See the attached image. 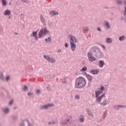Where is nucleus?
<instances>
[{"mask_svg":"<svg viewBox=\"0 0 126 126\" xmlns=\"http://www.w3.org/2000/svg\"><path fill=\"white\" fill-rule=\"evenodd\" d=\"M75 98L76 100H79V99H80V95H79V94H76V95L75 96Z\"/></svg>","mask_w":126,"mask_h":126,"instance_id":"nucleus-20","label":"nucleus"},{"mask_svg":"<svg viewBox=\"0 0 126 126\" xmlns=\"http://www.w3.org/2000/svg\"><path fill=\"white\" fill-rule=\"evenodd\" d=\"M49 63H56V60L53 58L50 59Z\"/></svg>","mask_w":126,"mask_h":126,"instance_id":"nucleus-11","label":"nucleus"},{"mask_svg":"<svg viewBox=\"0 0 126 126\" xmlns=\"http://www.w3.org/2000/svg\"><path fill=\"white\" fill-rule=\"evenodd\" d=\"M80 120L81 121V122H84V117L82 116L80 117Z\"/></svg>","mask_w":126,"mask_h":126,"instance_id":"nucleus-26","label":"nucleus"},{"mask_svg":"<svg viewBox=\"0 0 126 126\" xmlns=\"http://www.w3.org/2000/svg\"><path fill=\"white\" fill-rule=\"evenodd\" d=\"M104 89H105V87H102V86L100 87V90H104Z\"/></svg>","mask_w":126,"mask_h":126,"instance_id":"nucleus-35","label":"nucleus"},{"mask_svg":"<svg viewBox=\"0 0 126 126\" xmlns=\"http://www.w3.org/2000/svg\"><path fill=\"white\" fill-rule=\"evenodd\" d=\"M97 31H101V29H100V28H97Z\"/></svg>","mask_w":126,"mask_h":126,"instance_id":"nucleus-42","label":"nucleus"},{"mask_svg":"<svg viewBox=\"0 0 126 126\" xmlns=\"http://www.w3.org/2000/svg\"><path fill=\"white\" fill-rule=\"evenodd\" d=\"M124 15H126V6L125 8Z\"/></svg>","mask_w":126,"mask_h":126,"instance_id":"nucleus-34","label":"nucleus"},{"mask_svg":"<svg viewBox=\"0 0 126 126\" xmlns=\"http://www.w3.org/2000/svg\"><path fill=\"white\" fill-rule=\"evenodd\" d=\"M87 31H88V28H87V27L84 28L83 32H84V33H85V32H87Z\"/></svg>","mask_w":126,"mask_h":126,"instance_id":"nucleus-23","label":"nucleus"},{"mask_svg":"<svg viewBox=\"0 0 126 126\" xmlns=\"http://www.w3.org/2000/svg\"><path fill=\"white\" fill-rule=\"evenodd\" d=\"M104 24L106 25L108 29L110 28V25H109V23H108V22H104Z\"/></svg>","mask_w":126,"mask_h":126,"instance_id":"nucleus-18","label":"nucleus"},{"mask_svg":"<svg viewBox=\"0 0 126 126\" xmlns=\"http://www.w3.org/2000/svg\"><path fill=\"white\" fill-rule=\"evenodd\" d=\"M28 88H27V86H25L24 87V88H23V90L24 91H27V90H28Z\"/></svg>","mask_w":126,"mask_h":126,"instance_id":"nucleus-29","label":"nucleus"},{"mask_svg":"<svg viewBox=\"0 0 126 126\" xmlns=\"http://www.w3.org/2000/svg\"><path fill=\"white\" fill-rule=\"evenodd\" d=\"M61 52H62V51L61 50V49H59V50L57 51V53H61Z\"/></svg>","mask_w":126,"mask_h":126,"instance_id":"nucleus-40","label":"nucleus"},{"mask_svg":"<svg viewBox=\"0 0 126 126\" xmlns=\"http://www.w3.org/2000/svg\"><path fill=\"white\" fill-rule=\"evenodd\" d=\"M104 62L102 61H100L99 63V65L100 67H103V65H104Z\"/></svg>","mask_w":126,"mask_h":126,"instance_id":"nucleus-13","label":"nucleus"},{"mask_svg":"<svg viewBox=\"0 0 126 126\" xmlns=\"http://www.w3.org/2000/svg\"><path fill=\"white\" fill-rule=\"evenodd\" d=\"M70 44V47L72 51H74L76 48V45L74 43L71 42Z\"/></svg>","mask_w":126,"mask_h":126,"instance_id":"nucleus-7","label":"nucleus"},{"mask_svg":"<svg viewBox=\"0 0 126 126\" xmlns=\"http://www.w3.org/2000/svg\"><path fill=\"white\" fill-rule=\"evenodd\" d=\"M40 19L42 22H44L45 20V19L44 18V17H43L42 15L40 16Z\"/></svg>","mask_w":126,"mask_h":126,"instance_id":"nucleus-25","label":"nucleus"},{"mask_svg":"<svg viewBox=\"0 0 126 126\" xmlns=\"http://www.w3.org/2000/svg\"><path fill=\"white\" fill-rule=\"evenodd\" d=\"M32 35L33 36L35 37L36 40H38V36H37V32H32Z\"/></svg>","mask_w":126,"mask_h":126,"instance_id":"nucleus-10","label":"nucleus"},{"mask_svg":"<svg viewBox=\"0 0 126 126\" xmlns=\"http://www.w3.org/2000/svg\"><path fill=\"white\" fill-rule=\"evenodd\" d=\"M49 13L51 16H54V15H58L59 14V12L56 11H51Z\"/></svg>","mask_w":126,"mask_h":126,"instance_id":"nucleus-6","label":"nucleus"},{"mask_svg":"<svg viewBox=\"0 0 126 126\" xmlns=\"http://www.w3.org/2000/svg\"><path fill=\"white\" fill-rule=\"evenodd\" d=\"M101 47H102V48H103V49H105L106 48V47L104 45H102Z\"/></svg>","mask_w":126,"mask_h":126,"instance_id":"nucleus-41","label":"nucleus"},{"mask_svg":"<svg viewBox=\"0 0 126 126\" xmlns=\"http://www.w3.org/2000/svg\"><path fill=\"white\" fill-rule=\"evenodd\" d=\"M43 57L45 59V60H46V61H48V62H49L50 59V56L44 55Z\"/></svg>","mask_w":126,"mask_h":126,"instance_id":"nucleus-15","label":"nucleus"},{"mask_svg":"<svg viewBox=\"0 0 126 126\" xmlns=\"http://www.w3.org/2000/svg\"><path fill=\"white\" fill-rule=\"evenodd\" d=\"M50 124H51L50 123H49V124L50 125Z\"/></svg>","mask_w":126,"mask_h":126,"instance_id":"nucleus-44","label":"nucleus"},{"mask_svg":"<svg viewBox=\"0 0 126 126\" xmlns=\"http://www.w3.org/2000/svg\"><path fill=\"white\" fill-rule=\"evenodd\" d=\"M86 70H87V67L85 66L80 70V71H86Z\"/></svg>","mask_w":126,"mask_h":126,"instance_id":"nucleus-19","label":"nucleus"},{"mask_svg":"<svg viewBox=\"0 0 126 126\" xmlns=\"http://www.w3.org/2000/svg\"><path fill=\"white\" fill-rule=\"evenodd\" d=\"M117 3H122V1H119V0H117Z\"/></svg>","mask_w":126,"mask_h":126,"instance_id":"nucleus-36","label":"nucleus"},{"mask_svg":"<svg viewBox=\"0 0 126 126\" xmlns=\"http://www.w3.org/2000/svg\"><path fill=\"white\" fill-rule=\"evenodd\" d=\"M8 112H9L8 108H6L4 110V113H8Z\"/></svg>","mask_w":126,"mask_h":126,"instance_id":"nucleus-28","label":"nucleus"},{"mask_svg":"<svg viewBox=\"0 0 126 126\" xmlns=\"http://www.w3.org/2000/svg\"><path fill=\"white\" fill-rule=\"evenodd\" d=\"M4 15H9L10 14V11L7 10L4 13Z\"/></svg>","mask_w":126,"mask_h":126,"instance_id":"nucleus-14","label":"nucleus"},{"mask_svg":"<svg viewBox=\"0 0 126 126\" xmlns=\"http://www.w3.org/2000/svg\"><path fill=\"white\" fill-rule=\"evenodd\" d=\"M102 106H105L107 104V101L105 100L103 102L100 103Z\"/></svg>","mask_w":126,"mask_h":126,"instance_id":"nucleus-27","label":"nucleus"},{"mask_svg":"<svg viewBox=\"0 0 126 126\" xmlns=\"http://www.w3.org/2000/svg\"><path fill=\"white\" fill-rule=\"evenodd\" d=\"M2 3L3 5H6V0H2Z\"/></svg>","mask_w":126,"mask_h":126,"instance_id":"nucleus-22","label":"nucleus"},{"mask_svg":"<svg viewBox=\"0 0 126 126\" xmlns=\"http://www.w3.org/2000/svg\"><path fill=\"white\" fill-rule=\"evenodd\" d=\"M95 98H96V102H98V103H100L101 101V100H102V98L105 97V94H102V95L99 96V95H100V94H102L103 93V92L101 91H97L95 92Z\"/></svg>","mask_w":126,"mask_h":126,"instance_id":"nucleus-3","label":"nucleus"},{"mask_svg":"<svg viewBox=\"0 0 126 126\" xmlns=\"http://www.w3.org/2000/svg\"><path fill=\"white\" fill-rule=\"evenodd\" d=\"M28 94L29 95V96H31V95H33V94L29 93Z\"/></svg>","mask_w":126,"mask_h":126,"instance_id":"nucleus-39","label":"nucleus"},{"mask_svg":"<svg viewBox=\"0 0 126 126\" xmlns=\"http://www.w3.org/2000/svg\"><path fill=\"white\" fill-rule=\"evenodd\" d=\"M86 76L87 78H88V79L90 80V81H91V80H92V77L91 76V75L86 74Z\"/></svg>","mask_w":126,"mask_h":126,"instance_id":"nucleus-12","label":"nucleus"},{"mask_svg":"<svg viewBox=\"0 0 126 126\" xmlns=\"http://www.w3.org/2000/svg\"><path fill=\"white\" fill-rule=\"evenodd\" d=\"M99 51L98 50H95L92 51L91 52H89L88 53V58L89 61L90 62H94V61H96V58L95 57L98 58V52Z\"/></svg>","mask_w":126,"mask_h":126,"instance_id":"nucleus-2","label":"nucleus"},{"mask_svg":"<svg viewBox=\"0 0 126 126\" xmlns=\"http://www.w3.org/2000/svg\"><path fill=\"white\" fill-rule=\"evenodd\" d=\"M6 81H8V80H9V76H8L6 77Z\"/></svg>","mask_w":126,"mask_h":126,"instance_id":"nucleus-32","label":"nucleus"},{"mask_svg":"<svg viewBox=\"0 0 126 126\" xmlns=\"http://www.w3.org/2000/svg\"><path fill=\"white\" fill-rule=\"evenodd\" d=\"M68 38L70 40V43H77V40H76V38L74 35H72L71 34H69L68 35Z\"/></svg>","mask_w":126,"mask_h":126,"instance_id":"nucleus-5","label":"nucleus"},{"mask_svg":"<svg viewBox=\"0 0 126 126\" xmlns=\"http://www.w3.org/2000/svg\"><path fill=\"white\" fill-rule=\"evenodd\" d=\"M40 90H37L36 91V94H40Z\"/></svg>","mask_w":126,"mask_h":126,"instance_id":"nucleus-31","label":"nucleus"},{"mask_svg":"<svg viewBox=\"0 0 126 126\" xmlns=\"http://www.w3.org/2000/svg\"><path fill=\"white\" fill-rule=\"evenodd\" d=\"M20 126H24V122H22V123H21Z\"/></svg>","mask_w":126,"mask_h":126,"instance_id":"nucleus-38","label":"nucleus"},{"mask_svg":"<svg viewBox=\"0 0 126 126\" xmlns=\"http://www.w3.org/2000/svg\"><path fill=\"white\" fill-rule=\"evenodd\" d=\"M98 70H92L90 71V72L93 74H97L98 73Z\"/></svg>","mask_w":126,"mask_h":126,"instance_id":"nucleus-9","label":"nucleus"},{"mask_svg":"<svg viewBox=\"0 0 126 126\" xmlns=\"http://www.w3.org/2000/svg\"><path fill=\"white\" fill-rule=\"evenodd\" d=\"M125 39H126V36H121L119 38L120 41H123V40H125Z\"/></svg>","mask_w":126,"mask_h":126,"instance_id":"nucleus-21","label":"nucleus"},{"mask_svg":"<svg viewBox=\"0 0 126 126\" xmlns=\"http://www.w3.org/2000/svg\"><path fill=\"white\" fill-rule=\"evenodd\" d=\"M107 43H112V39L111 38H107L106 39Z\"/></svg>","mask_w":126,"mask_h":126,"instance_id":"nucleus-24","label":"nucleus"},{"mask_svg":"<svg viewBox=\"0 0 126 126\" xmlns=\"http://www.w3.org/2000/svg\"><path fill=\"white\" fill-rule=\"evenodd\" d=\"M88 114L89 116H91V117H93V114L90 112H88Z\"/></svg>","mask_w":126,"mask_h":126,"instance_id":"nucleus-30","label":"nucleus"},{"mask_svg":"<svg viewBox=\"0 0 126 126\" xmlns=\"http://www.w3.org/2000/svg\"><path fill=\"white\" fill-rule=\"evenodd\" d=\"M48 33H49V31L46 29H42L39 32V38H42V37L45 36L46 34H48Z\"/></svg>","mask_w":126,"mask_h":126,"instance_id":"nucleus-4","label":"nucleus"},{"mask_svg":"<svg viewBox=\"0 0 126 126\" xmlns=\"http://www.w3.org/2000/svg\"><path fill=\"white\" fill-rule=\"evenodd\" d=\"M45 42H51L52 41V38H51V37H49L48 38V39L45 38Z\"/></svg>","mask_w":126,"mask_h":126,"instance_id":"nucleus-16","label":"nucleus"},{"mask_svg":"<svg viewBox=\"0 0 126 126\" xmlns=\"http://www.w3.org/2000/svg\"><path fill=\"white\" fill-rule=\"evenodd\" d=\"M86 85V80L83 77H79L76 79V86L77 88L81 89L85 87Z\"/></svg>","mask_w":126,"mask_h":126,"instance_id":"nucleus-1","label":"nucleus"},{"mask_svg":"<svg viewBox=\"0 0 126 126\" xmlns=\"http://www.w3.org/2000/svg\"><path fill=\"white\" fill-rule=\"evenodd\" d=\"M53 106H54V104H47V105H44L42 107V108H44V109H48L49 107H53Z\"/></svg>","mask_w":126,"mask_h":126,"instance_id":"nucleus-8","label":"nucleus"},{"mask_svg":"<svg viewBox=\"0 0 126 126\" xmlns=\"http://www.w3.org/2000/svg\"><path fill=\"white\" fill-rule=\"evenodd\" d=\"M115 108L116 109H121L122 108H124V106H122V105H117V106H115Z\"/></svg>","mask_w":126,"mask_h":126,"instance_id":"nucleus-17","label":"nucleus"},{"mask_svg":"<svg viewBox=\"0 0 126 126\" xmlns=\"http://www.w3.org/2000/svg\"><path fill=\"white\" fill-rule=\"evenodd\" d=\"M65 48H67L68 47V44H67V43H65Z\"/></svg>","mask_w":126,"mask_h":126,"instance_id":"nucleus-37","label":"nucleus"},{"mask_svg":"<svg viewBox=\"0 0 126 126\" xmlns=\"http://www.w3.org/2000/svg\"><path fill=\"white\" fill-rule=\"evenodd\" d=\"M12 103H13V100H11V101H10V102L9 103V105H11V104H12Z\"/></svg>","mask_w":126,"mask_h":126,"instance_id":"nucleus-33","label":"nucleus"},{"mask_svg":"<svg viewBox=\"0 0 126 126\" xmlns=\"http://www.w3.org/2000/svg\"><path fill=\"white\" fill-rule=\"evenodd\" d=\"M28 123L29 124V126H30V124H29V121H28Z\"/></svg>","mask_w":126,"mask_h":126,"instance_id":"nucleus-43","label":"nucleus"}]
</instances>
